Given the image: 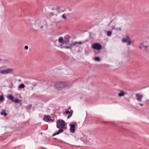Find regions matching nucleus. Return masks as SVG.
Segmentation results:
<instances>
[{"mask_svg": "<svg viewBox=\"0 0 149 149\" xmlns=\"http://www.w3.org/2000/svg\"><path fill=\"white\" fill-rule=\"evenodd\" d=\"M66 125L65 122L63 120L59 119L56 121V127L60 129L56 133L53 134L52 136H54L56 135H58L59 134L63 132L64 131V128Z\"/></svg>", "mask_w": 149, "mask_h": 149, "instance_id": "f257e3e1", "label": "nucleus"}, {"mask_svg": "<svg viewBox=\"0 0 149 149\" xmlns=\"http://www.w3.org/2000/svg\"><path fill=\"white\" fill-rule=\"evenodd\" d=\"M55 88L58 90H61L63 88L69 87V85L67 84H65L63 82L56 83L54 85Z\"/></svg>", "mask_w": 149, "mask_h": 149, "instance_id": "f03ea898", "label": "nucleus"}, {"mask_svg": "<svg viewBox=\"0 0 149 149\" xmlns=\"http://www.w3.org/2000/svg\"><path fill=\"white\" fill-rule=\"evenodd\" d=\"M10 100L15 103H19L20 106L21 105L22 102L21 100H19L17 97H14L12 95H10Z\"/></svg>", "mask_w": 149, "mask_h": 149, "instance_id": "7ed1b4c3", "label": "nucleus"}, {"mask_svg": "<svg viewBox=\"0 0 149 149\" xmlns=\"http://www.w3.org/2000/svg\"><path fill=\"white\" fill-rule=\"evenodd\" d=\"M92 47L94 49L99 50L102 48V46L99 43H95L92 45Z\"/></svg>", "mask_w": 149, "mask_h": 149, "instance_id": "20e7f679", "label": "nucleus"}, {"mask_svg": "<svg viewBox=\"0 0 149 149\" xmlns=\"http://www.w3.org/2000/svg\"><path fill=\"white\" fill-rule=\"evenodd\" d=\"M43 120L47 122H53L54 121V120L51 118V117L49 115H45L43 119Z\"/></svg>", "mask_w": 149, "mask_h": 149, "instance_id": "39448f33", "label": "nucleus"}, {"mask_svg": "<svg viewBox=\"0 0 149 149\" xmlns=\"http://www.w3.org/2000/svg\"><path fill=\"white\" fill-rule=\"evenodd\" d=\"M130 38L128 36H127L126 38H123L122 39V41L123 42H127V45H130L131 44L132 41L130 40Z\"/></svg>", "mask_w": 149, "mask_h": 149, "instance_id": "423d86ee", "label": "nucleus"}, {"mask_svg": "<svg viewBox=\"0 0 149 149\" xmlns=\"http://www.w3.org/2000/svg\"><path fill=\"white\" fill-rule=\"evenodd\" d=\"M70 127V131L71 132L74 133L75 131V125L74 123H73L72 124H70L69 125Z\"/></svg>", "mask_w": 149, "mask_h": 149, "instance_id": "0eeeda50", "label": "nucleus"}, {"mask_svg": "<svg viewBox=\"0 0 149 149\" xmlns=\"http://www.w3.org/2000/svg\"><path fill=\"white\" fill-rule=\"evenodd\" d=\"M135 95L136 97V100L139 102H141L143 97V95L138 93H136V94Z\"/></svg>", "mask_w": 149, "mask_h": 149, "instance_id": "6e6552de", "label": "nucleus"}, {"mask_svg": "<svg viewBox=\"0 0 149 149\" xmlns=\"http://www.w3.org/2000/svg\"><path fill=\"white\" fill-rule=\"evenodd\" d=\"M70 37L69 35H66L65 36L64 38V43H66L69 42L70 41Z\"/></svg>", "mask_w": 149, "mask_h": 149, "instance_id": "1a4fd4ad", "label": "nucleus"}, {"mask_svg": "<svg viewBox=\"0 0 149 149\" xmlns=\"http://www.w3.org/2000/svg\"><path fill=\"white\" fill-rule=\"evenodd\" d=\"M41 23V21L39 19H37L36 20V22L35 23V25L36 28H38L40 27V25Z\"/></svg>", "mask_w": 149, "mask_h": 149, "instance_id": "9d476101", "label": "nucleus"}, {"mask_svg": "<svg viewBox=\"0 0 149 149\" xmlns=\"http://www.w3.org/2000/svg\"><path fill=\"white\" fill-rule=\"evenodd\" d=\"M0 73L2 74H7L9 73V68L6 70H0Z\"/></svg>", "mask_w": 149, "mask_h": 149, "instance_id": "9b49d317", "label": "nucleus"}, {"mask_svg": "<svg viewBox=\"0 0 149 149\" xmlns=\"http://www.w3.org/2000/svg\"><path fill=\"white\" fill-rule=\"evenodd\" d=\"M70 112L69 111H65V113L66 114H69L68 116V118H69L72 115V110H70Z\"/></svg>", "mask_w": 149, "mask_h": 149, "instance_id": "f8f14e48", "label": "nucleus"}, {"mask_svg": "<svg viewBox=\"0 0 149 149\" xmlns=\"http://www.w3.org/2000/svg\"><path fill=\"white\" fill-rule=\"evenodd\" d=\"M60 47L61 48H65V49H70V50H72V47L71 45H70V46H63L62 45H60Z\"/></svg>", "mask_w": 149, "mask_h": 149, "instance_id": "ddd939ff", "label": "nucleus"}, {"mask_svg": "<svg viewBox=\"0 0 149 149\" xmlns=\"http://www.w3.org/2000/svg\"><path fill=\"white\" fill-rule=\"evenodd\" d=\"M115 24H114V25L113 26H111V29H115L116 31H120L121 30V28H115Z\"/></svg>", "mask_w": 149, "mask_h": 149, "instance_id": "4468645a", "label": "nucleus"}, {"mask_svg": "<svg viewBox=\"0 0 149 149\" xmlns=\"http://www.w3.org/2000/svg\"><path fill=\"white\" fill-rule=\"evenodd\" d=\"M58 42L59 43H62V45H63V44H64V40L63 38L62 37H60L58 39Z\"/></svg>", "mask_w": 149, "mask_h": 149, "instance_id": "2eb2a0df", "label": "nucleus"}, {"mask_svg": "<svg viewBox=\"0 0 149 149\" xmlns=\"http://www.w3.org/2000/svg\"><path fill=\"white\" fill-rule=\"evenodd\" d=\"M1 115L3 116H6L7 114L6 112V111L5 109H3L2 110L1 112L0 113Z\"/></svg>", "mask_w": 149, "mask_h": 149, "instance_id": "dca6fc26", "label": "nucleus"}, {"mask_svg": "<svg viewBox=\"0 0 149 149\" xmlns=\"http://www.w3.org/2000/svg\"><path fill=\"white\" fill-rule=\"evenodd\" d=\"M125 92L122 91H120V92L118 94V95L119 96L121 97L125 95Z\"/></svg>", "mask_w": 149, "mask_h": 149, "instance_id": "f3484780", "label": "nucleus"}, {"mask_svg": "<svg viewBox=\"0 0 149 149\" xmlns=\"http://www.w3.org/2000/svg\"><path fill=\"white\" fill-rule=\"evenodd\" d=\"M25 88V85L23 84H21L19 86L18 89L20 88Z\"/></svg>", "mask_w": 149, "mask_h": 149, "instance_id": "a211bd4d", "label": "nucleus"}, {"mask_svg": "<svg viewBox=\"0 0 149 149\" xmlns=\"http://www.w3.org/2000/svg\"><path fill=\"white\" fill-rule=\"evenodd\" d=\"M77 42H72L71 45L72 47L75 45H76V47H78V45H77Z\"/></svg>", "mask_w": 149, "mask_h": 149, "instance_id": "6ab92c4d", "label": "nucleus"}, {"mask_svg": "<svg viewBox=\"0 0 149 149\" xmlns=\"http://www.w3.org/2000/svg\"><path fill=\"white\" fill-rule=\"evenodd\" d=\"M88 41V40L86 39V40H85L84 41H83L82 42H80V41L79 42H77V44H79L80 45H81L83 43H84L85 42H87Z\"/></svg>", "mask_w": 149, "mask_h": 149, "instance_id": "aec40b11", "label": "nucleus"}, {"mask_svg": "<svg viewBox=\"0 0 149 149\" xmlns=\"http://www.w3.org/2000/svg\"><path fill=\"white\" fill-rule=\"evenodd\" d=\"M112 31H108L107 32V35L108 36H111L112 34Z\"/></svg>", "mask_w": 149, "mask_h": 149, "instance_id": "412c9836", "label": "nucleus"}, {"mask_svg": "<svg viewBox=\"0 0 149 149\" xmlns=\"http://www.w3.org/2000/svg\"><path fill=\"white\" fill-rule=\"evenodd\" d=\"M100 60V58L98 57H96L95 58V60L97 61H99Z\"/></svg>", "mask_w": 149, "mask_h": 149, "instance_id": "4be33fe9", "label": "nucleus"}, {"mask_svg": "<svg viewBox=\"0 0 149 149\" xmlns=\"http://www.w3.org/2000/svg\"><path fill=\"white\" fill-rule=\"evenodd\" d=\"M144 44V42H142L141 43H140L141 46L139 47V48L140 49H142V48L143 47L142 45H143Z\"/></svg>", "mask_w": 149, "mask_h": 149, "instance_id": "5701e85b", "label": "nucleus"}, {"mask_svg": "<svg viewBox=\"0 0 149 149\" xmlns=\"http://www.w3.org/2000/svg\"><path fill=\"white\" fill-rule=\"evenodd\" d=\"M4 99V97L2 95H0V102L2 101Z\"/></svg>", "mask_w": 149, "mask_h": 149, "instance_id": "b1692460", "label": "nucleus"}, {"mask_svg": "<svg viewBox=\"0 0 149 149\" xmlns=\"http://www.w3.org/2000/svg\"><path fill=\"white\" fill-rule=\"evenodd\" d=\"M61 17L62 18H63V19H66V17L65 15V14H64L63 15H62Z\"/></svg>", "mask_w": 149, "mask_h": 149, "instance_id": "393cba45", "label": "nucleus"}, {"mask_svg": "<svg viewBox=\"0 0 149 149\" xmlns=\"http://www.w3.org/2000/svg\"><path fill=\"white\" fill-rule=\"evenodd\" d=\"M142 47H144L145 49H147V48L148 47V46H147V45L145 46V45H142Z\"/></svg>", "mask_w": 149, "mask_h": 149, "instance_id": "a878e982", "label": "nucleus"}, {"mask_svg": "<svg viewBox=\"0 0 149 149\" xmlns=\"http://www.w3.org/2000/svg\"><path fill=\"white\" fill-rule=\"evenodd\" d=\"M113 22V20H111L110 22L109 23L108 26H111V24L112 22Z\"/></svg>", "mask_w": 149, "mask_h": 149, "instance_id": "bb28decb", "label": "nucleus"}, {"mask_svg": "<svg viewBox=\"0 0 149 149\" xmlns=\"http://www.w3.org/2000/svg\"><path fill=\"white\" fill-rule=\"evenodd\" d=\"M14 72V70L13 69H10V73L12 72Z\"/></svg>", "mask_w": 149, "mask_h": 149, "instance_id": "cd10ccee", "label": "nucleus"}, {"mask_svg": "<svg viewBox=\"0 0 149 149\" xmlns=\"http://www.w3.org/2000/svg\"><path fill=\"white\" fill-rule=\"evenodd\" d=\"M24 49H28V47L27 46H26L24 47Z\"/></svg>", "mask_w": 149, "mask_h": 149, "instance_id": "c85d7f7f", "label": "nucleus"}, {"mask_svg": "<svg viewBox=\"0 0 149 149\" xmlns=\"http://www.w3.org/2000/svg\"><path fill=\"white\" fill-rule=\"evenodd\" d=\"M60 9V7H58L57 8H56V10L57 11H58Z\"/></svg>", "mask_w": 149, "mask_h": 149, "instance_id": "c756f323", "label": "nucleus"}, {"mask_svg": "<svg viewBox=\"0 0 149 149\" xmlns=\"http://www.w3.org/2000/svg\"><path fill=\"white\" fill-rule=\"evenodd\" d=\"M102 123L103 124H105L106 123H109V122H104V121H102Z\"/></svg>", "mask_w": 149, "mask_h": 149, "instance_id": "7c9ffc66", "label": "nucleus"}, {"mask_svg": "<svg viewBox=\"0 0 149 149\" xmlns=\"http://www.w3.org/2000/svg\"><path fill=\"white\" fill-rule=\"evenodd\" d=\"M7 98L8 99H9V94H8L7 95Z\"/></svg>", "mask_w": 149, "mask_h": 149, "instance_id": "2f4dec72", "label": "nucleus"}, {"mask_svg": "<svg viewBox=\"0 0 149 149\" xmlns=\"http://www.w3.org/2000/svg\"><path fill=\"white\" fill-rule=\"evenodd\" d=\"M33 85L34 86H35L36 85V84H33Z\"/></svg>", "mask_w": 149, "mask_h": 149, "instance_id": "473e14b6", "label": "nucleus"}, {"mask_svg": "<svg viewBox=\"0 0 149 149\" xmlns=\"http://www.w3.org/2000/svg\"><path fill=\"white\" fill-rule=\"evenodd\" d=\"M139 104L141 106H143V104H141V103H140Z\"/></svg>", "mask_w": 149, "mask_h": 149, "instance_id": "72a5a7b5", "label": "nucleus"}, {"mask_svg": "<svg viewBox=\"0 0 149 149\" xmlns=\"http://www.w3.org/2000/svg\"><path fill=\"white\" fill-rule=\"evenodd\" d=\"M28 81H25L24 83L26 84H29V83H28Z\"/></svg>", "mask_w": 149, "mask_h": 149, "instance_id": "f704fd0d", "label": "nucleus"}, {"mask_svg": "<svg viewBox=\"0 0 149 149\" xmlns=\"http://www.w3.org/2000/svg\"><path fill=\"white\" fill-rule=\"evenodd\" d=\"M70 107H68V110H69V109H70Z\"/></svg>", "mask_w": 149, "mask_h": 149, "instance_id": "c9c22d12", "label": "nucleus"}, {"mask_svg": "<svg viewBox=\"0 0 149 149\" xmlns=\"http://www.w3.org/2000/svg\"><path fill=\"white\" fill-rule=\"evenodd\" d=\"M40 28L42 29L43 28V26H41Z\"/></svg>", "mask_w": 149, "mask_h": 149, "instance_id": "e433bc0d", "label": "nucleus"}, {"mask_svg": "<svg viewBox=\"0 0 149 149\" xmlns=\"http://www.w3.org/2000/svg\"><path fill=\"white\" fill-rule=\"evenodd\" d=\"M54 8H53L52 9V10H54Z\"/></svg>", "mask_w": 149, "mask_h": 149, "instance_id": "4c0bfd02", "label": "nucleus"}, {"mask_svg": "<svg viewBox=\"0 0 149 149\" xmlns=\"http://www.w3.org/2000/svg\"><path fill=\"white\" fill-rule=\"evenodd\" d=\"M64 11H65V10H63L62 11H63V12H64Z\"/></svg>", "mask_w": 149, "mask_h": 149, "instance_id": "58836bf2", "label": "nucleus"}, {"mask_svg": "<svg viewBox=\"0 0 149 149\" xmlns=\"http://www.w3.org/2000/svg\"><path fill=\"white\" fill-rule=\"evenodd\" d=\"M19 81H20V79H19Z\"/></svg>", "mask_w": 149, "mask_h": 149, "instance_id": "ea45409f", "label": "nucleus"}, {"mask_svg": "<svg viewBox=\"0 0 149 149\" xmlns=\"http://www.w3.org/2000/svg\"><path fill=\"white\" fill-rule=\"evenodd\" d=\"M11 84H12V83H11Z\"/></svg>", "mask_w": 149, "mask_h": 149, "instance_id": "a19ab883", "label": "nucleus"}, {"mask_svg": "<svg viewBox=\"0 0 149 149\" xmlns=\"http://www.w3.org/2000/svg\"><path fill=\"white\" fill-rule=\"evenodd\" d=\"M1 59H0V61H1Z\"/></svg>", "mask_w": 149, "mask_h": 149, "instance_id": "79ce46f5", "label": "nucleus"}]
</instances>
